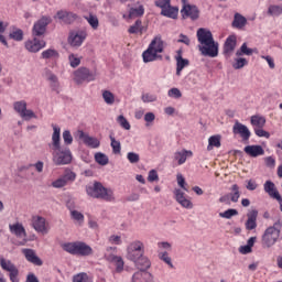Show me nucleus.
<instances>
[{"label": "nucleus", "mask_w": 282, "mask_h": 282, "mask_svg": "<svg viewBox=\"0 0 282 282\" xmlns=\"http://www.w3.org/2000/svg\"><path fill=\"white\" fill-rule=\"evenodd\" d=\"M126 259L132 261L138 270H149L151 268V260L145 256L144 242L141 240H133L127 246Z\"/></svg>", "instance_id": "1"}, {"label": "nucleus", "mask_w": 282, "mask_h": 282, "mask_svg": "<svg viewBox=\"0 0 282 282\" xmlns=\"http://www.w3.org/2000/svg\"><path fill=\"white\" fill-rule=\"evenodd\" d=\"M50 149H52V160L55 166H65V164L72 163V151L61 148V128L58 126H53Z\"/></svg>", "instance_id": "2"}, {"label": "nucleus", "mask_w": 282, "mask_h": 282, "mask_svg": "<svg viewBox=\"0 0 282 282\" xmlns=\"http://www.w3.org/2000/svg\"><path fill=\"white\" fill-rule=\"evenodd\" d=\"M196 36L199 43L197 48L202 56H208L209 58L219 56V42H215L210 30L200 28L197 30Z\"/></svg>", "instance_id": "3"}, {"label": "nucleus", "mask_w": 282, "mask_h": 282, "mask_svg": "<svg viewBox=\"0 0 282 282\" xmlns=\"http://www.w3.org/2000/svg\"><path fill=\"white\" fill-rule=\"evenodd\" d=\"M162 52H164V40H162V35H156L142 53L143 63H153V61L162 59L160 55Z\"/></svg>", "instance_id": "4"}, {"label": "nucleus", "mask_w": 282, "mask_h": 282, "mask_svg": "<svg viewBox=\"0 0 282 282\" xmlns=\"http://www.w3.org/2000/svg\"><path fill=\"white\" fill-rule=\"evenodd\" d=\"M86 193L88 197L93 199H104L105 202H113V189L102 186V183L95 182L91 185L86 186Z\"/></svg>", "instance_id": "5"}, {"label": "nucleus", "mask_w": 282, "mask_h": 282, "mask_svg": "<svg viewBox=\"0 0 282 282\" xmlns=\"http://www.w3.org/2000/svg\"><path fill=\"white\" fill-rule=\"evenodd\" d=\"M282 223L278 220L273 226L268 227L262 235V246L264 248H272L276 245L279 238L281 237Z\"/></svg>", "instance_id": "6"}, {"label": "nucleus", "mask_w": 282, "mask_h": 282, "mask_svg": "<svg viewBox=\"0 0 282 282\" xmlns=\"http://www.w3.org/2000/svg\"><path fill=\"white\" fill-rule=\"evenodd\" d=\"M63 250L78 257H91L94 254V249L83 241L66 242L63 245Z\"/></svg>", "instance_id": "7"}, {"label": "nucleus", "mask_w": 282, "mask_h": 282, "mask_svg": "<svg viewBox=\"0 0 282 282\" xmlns=\"http://www.w3.org/2000/svg\"><path fill=\"white\" fill-rule=\"evenodd\" d=\"M73 80L76 85L91 83L96 80V73L91 72L87 67H79L75 72H73Z\"/></svg>", "instance_id": "8"}, {"label": "nucleus", "mask_w": 282, "mask_h": 282, "mask_svg": "<svg viewBox=\"0 0 282 282\" xmlns=\"http://www.w3.org/2000/svg\"><path fill=\"white\" fill-rule=\"evenodd\" d=\"M76 182V173L72 170H65L64 174L51 183L53 188H65L67 184Z\"/></svg>", "instance_id": "9"}, {"label": "nucleus", "mask_w": 282, "mask_h": 282, "mask_svg": "<svg viewBox=\"0 0 282 282\" xmlns=\"http://www.w3.org/2000/svg\"><path fill=\"white\" fill-rule=\"evenodd\" d=\"M0 267L4 272L9 273V279L11 282H20L19 280V268L11 262L9 259L1 258Z\"/></svg>", "instance_id": "10"}, {"label": "nucleus", "mask_w": 282, "mask_h": 282, "mask_svg": "<svg viewBox=\"0 0 282 282\" xmlns=\"http://www.w3.org/2000/svg\"><path fill=\"white\" fill-rule=\"evenodd\" d=\"M155 7L161 8V14L163 17H167V19H177L180 9L176 7H172L171 1L169 2V1L158 0L155 1Z\"/></svg>", "instance_id": "11"}, {"label": "nucleus", "mask_w": 282, "mask_h": 282, "mask_svg": "<svg viewBox=\"0 0 282 282\" xmlns=\"http://www.w3.org/2000/svg\"><path fill=\"white\" fill-rule=\"evenodd\" d=\"M13 109L17 111V113H19L20 117L23 118V120H32V118H39L34 111L28 109V102H25V100L15 101L13 104Z\"/></svg>", "instance_id": "12"}, {"label": "nucleus", "mask_w": 282, "mask_h": 282, "mask_svg": "<svg viewBox=\"0 0 282 282\" xmlns=\"http://www.w3.org/2000/svg\"><path fill=\"white\" fill-rule=\"evenodd\" d=\"M52 23V17L50 15H43L41 19H39L34 24L32 29L33 36H43L45 32H47V26Z\"/></svg>", "instance_id": "13"}, {"label": "nucleus", "mask_w": 282, "mask_h": 282, "mask_svg": "<svg viewBox=\"0 0 282 282\" xmlns=\"http://www.w3.org/2000/svg\"><path fill=\"white\" fill-rule=\"evenodd\" d=\"M87 39V31L86 30H76L69 33L68 36V44L72 47H80L85 40Z\"/></svg>", "instance_id": "14"}, {"label": "nucleus", "mask_w": 282, "mask_h": 282, "mask_svg": "<svg viewBox=\"0 0 282 282\" xmlns=\"http://www.w3.org/2000/svg\"><path fill=\"white\" fill-rule=\"evenodd\" d=\"M32 227L36 232H41L42 235L50 232V224H47L45 217L39 215L32 217Z\"/></svg>", "instance_id": "15"}, {"label": "nucleus", "mask_w": 282, "mask_h": 282, "mask_svg": "<svg viewBox=\"0 0 282 282\" xmlns=\"http://www.w3.org/2000/svg\"><path fill=\"white\" fill-rule=\"evenodd\" d=\"M75 138L77 140H82L86 147H89L90 149H98L100 147V140L90 137L89 134L85 133L83 130H78L75 133Z\"/></svg>", "instance_id": "16"}, {"label": "nucleus", "mask_w": 282, "mask_h": 282, "mask_svg": "<svg viewBox=\"0 0 282 282\" xmlns=\"http://www.w3.org/2000/svg\"><path fill=\"white\" fill-rule=\"evenodd\" d=\"M46 46L47 42L37 37H33L32 40L26 41L24 44L25 50H28V52H31L32 54L41 52V50H44V47Z\"/></svg>", "instance_id": "17"}, {"label": "nucleus", "mask_w": 282, "mask_h": 282, "mask_svg": "<svg viewBox=\"0 0 282 282\" xmlns=\"http://www.w3.org/2000/svg\"><path fill=\"white\" fill-rule=\"evenodd\" d=\"M9 230L11 235H14L18 237V239H23V241L19 242L18 246H25V239L28 238V232L25 231V227H23V224L15 223L12 225H9Z\"/></svg>", "instance_id": "18"}, {"label": "nucleus", "mask_w": 282, "mask_h": 282, "mask_svg": "<svg viewBox=\"0 0 282 282\" xmlns=\"http://www.w3.org/2000/svg\"><path fill=\"white\" fill-rule=\"evenodd\" d=\"M232 133H235V135H240V138L242 139L243 142H248L250 140V129H248L246 127V124L237 121L234 127H232Z\"/></svg>", "instance_id": "19"}, {"label": "nucleus", "mask_w": 282, "mask_h": 282, "mask_svg": "<svg viewBox=\"0 0 282 282\" xmlns=\"http://www.w3.org/2000/svg\"><path fill=\"white\" fill-rule=\"evenodd\" d=\"M239 197H241V191L239 189V185L234 184L230 187V193L225 196H221L219 198V202L221 204H226V202L230 199V202H232L234 204H237V202H239Z\"/></svg>", "instance_id": "20"}, {"label": "nucleus", "mask_w": 282, "mask_h": 282, "mask_svg": "<svg viewBox=\"0 0 282 282\" xmlns=\"http://www.w3.org/2000/svg\"><path fill=\"white\" fill-rule=\"evenodd\" d=\"M174 195L177 204H180L183 208L191 210L193 208V202L186 197V194L182 192L180 188L174 189Z\"/></svg>", "instance_id": "21"}, {"label": "nucleus", "mask_w": 282, "mask_h": 282, "mask_svg": "<svg viewBox=\"0 0 282 282\" xmlns=\"http://www.w3.org/2000/svg\"><path fill=\"white\" fill-rule=\"evenodd\" d=\"M184 6L181 10L183 19H186L189 17L193 21L199 19V10L195 6L186 4V2H183Z\"/></svg>", "instance_id": "22"}, {"label": "nucleus", "mask_w": 282, "mask_h": 282, "mask_svg": "<svg viewBox=\"0 0 282 282\" xmlns=\"http://www.w3.org/2000/svg\"><path fill=\"white\" fill-rule=\"evenodd\" d=\"M237 47V36L235 35H229L224 44V55L227 58H230L232 56L235 48Z\"/></svg>", "instance_id": "23"}, {"label": "nucleus", "mask_w": 282, "mask_h": 282, "mask_svg": "<svg viewBox=\"0 0 282 282\" xmlns=\"http://www.w3.org/2000/svg\"><path fill=\"white\" fill-rule=\"evenodd\" d=\"M55 19H58L59 21H62V23H66L67 25L74 23V21H76V19H78V15L74 12H69V11H57Z\"/></svg>", "instance_id": "24"}, {"label": "nucleus", "mask_w": 282, "mask_h": 282, "mask_svg": "<svg viewBox=\"0 0 282 282\" xmlns=\"http://www.w3.org/2000/svg\"><path fill=\"white\" fill-rule=\"evenodd\" d=\"M22 254H24L29 263H33V265H43V260L36 256L34 249H22Z\"/></svg>", "instance_id": "25"}, {"label": "nucleus", "mask_w": 282, "mask_h": 282, "mask_svg": "<svg viewBox=\"0 0 282 282\" xmlns=\"http://www.w3.org/2000/svg\"><path fill=\"white\" fill-rule=\"evenodd\" d=\"M188 158H193V151L191 150L183 149L174 153V160L177 162L178 166L186 164Z\"/></svg>", "instance_id": "26"}, {"label": "nucleus", "mask_w": 282, "mask_h": 282, "mask_svg": "<svg viewBox=\"0 0 282 282\" xmlns=\"http://www.w3.org/2000/svg\"><path fill=\"white\" fill-rule=\"evenodd\" d=\"M263 186L264 191L268 193L270 197H273V199H276L279 204H282L281 194H279V191H276V187L274 186L272 181H267Z\"/></svg>", "instance_id": "27"}, {"label": "nucleus", "mask_w": 282, "mask_h": 282, "mask_svg": "<svg viewBox=\"0 0 282 282\" xmlns=\"http://www.w3.org/2000/svg\"><path fill=\"white\" fill-rule=\"evenodd\" d=\"M44 77L47 82H50V87L53 91H58L61 87V83L58 82V77L52 70L46 69L44 73Z\"/></svg>", "instance_id": "28"}, {"label": "nucleus", "mask_w": 282, "mask_h": 282, "mask_svg": "<svg viewBox=\"0 0 282 282\" xmlns=\"http://www.w3.org/2000/svg\"><path fill=\"white\" fill-rule=\"evenodd\" d=\"M257 217H259L257 209H252L247 214V221L245 224L247 230H254L257 228Z\"/></svg>", "instance_id": "29"}, {"label": "nucleus", "mask_w": 282, "mask_h": 282, "mask_svg": "<svg viewBox=\"0 0 282 282\" xmlns=\"http://www.w3.org/2000/svg\"><path fill=\"white\" fill-rule=\"evenodd\" d=\"M132 282H153V275L147 270H139L132 275Z\"/></svg>", "instance_id": "30"}, {"label": "nucleus", "mask_w": 282, "mask_h": 282, "mask_svg": "<svg viewBox=\"0 0 282 282\" xmlns=\"http://www.w3.org/2000/svg\"><path fill=\"white\" fill-rule=\"evenodd\" d=\"M245 153L251 158H259V155H263L265 151H263L261 145H247L245 147Z\"/></svg>", "instance_id": "31"}, {"label": "nucleus", "mask_w": 282, "mask_h": 282, "mask_svg": "<svg viewBox=\"0 0 282 282\" xmlns=\"http://www.w3.org/2000/svg\"><path fill=\"white\" fill-rule=\"evenodd\" d=\"M143 15H144V6L138 3V4H134L132 8H130L128 18L138 19V17H143Z\"/></svg>", "instance_id": "32"}, {"label": "nucleus", "mask_w": 282, "mask_h": 282, "mask_svg": "<svg viewBox=\"0 0 282 282\" xmlns=\"http://www.w3.org/2000/svg\"><path fill=\"white\" fill-rule=\"evenodd\" d=\"M61 55L56 48H47L41 53V58L43 61H56Z\"/></svg>", "instance_id": "33"}, {"label": "nucleus", "mask_w": 282, "mask_h": 282, "mask_svg": "<svg viewBox=\"0 0 282 282\" xmlns=\"http://www.w3.org/2000/svg\"><path fill=\"white\" fill-rule=\"evenodd\" d=\"M188 59L182 57V55L176 56V76H182V70L184 67H188Z\"/></svg>", "instance_id": "34"}, {"label": "nucleus", "mask_w": 282, "mask_h": 282, "mask_svg": "<svg viewBox=\"0 0 282 282\" xmlns=\"http://www.w3.org/2000/svg\"><path fill=\"white\" fill-rule=\"evenodd\" d=\"M247 23L248 19H246V17L241 15L240 13L235 14L232 22L234 28L241 30L242 28H246Z\"/></svg>", "instance_id": "35"}, {"label": "nucleus", "mask_w": 282, "mask_h": 282, "mask_svg": "<svg viewBox=\"0 0 282 282\" xmlns=\"http://www.w3.org/2000/svg\"><path fill=\"white\" fill-rule=\"evenodd\" d=\"M145 31L142 20H137L128 30L129 34H144Z\"/></svg>", "instance_id": "36"}, {"label": "nucleus", "mask_w": 282, "mask_h": 282, "mask_svg": "<svg viewBox=\"0 0 282 282\" xmlns=\"http://www.w3.org/2000/svg\"><path fill=\"white\" fill-rule=\"evenodd\" d=\"M221 147V137L220 135H212L208 139L207 151H213V149H219Z\"/></svg>", "instance_id": "37"}, {"label": "nucleus", "mask_w": 282, "mask_h": 282, "mask_svg": "<svg viewBox=\"0 0 282 282\" xmlns=\"http://www.w3.org/2000/svg\"><path fill=\"white\" fill-rule=\"evenodd\" d=\"M109 138H110V147L112 149V153L115 155H120L122 151V144L120 143V141L116 140V137H113V134H110Z\"/></svg>", "instance_id": "38"}, {"label": "nucleus", "mask_w": 282, "mask_h": 282, "mask_svg": "<svg viewBox=\"0 0 282 282\" xmlns=\"http://www.w3.org/2000/svg\"><path fill=\"white\" fill-rule=\"evenodd\" d=\"M116 247H108L104 253L105 260L108 261L109 263H112L116 260V258L119 257L116 254Z\"/></svg>", "instance_id": "39"}, {"label": "nucleus", "mask_w": 282, "mask_h": 282, "mask_svg": "<svg viewBox=\"0 0 282 282\" xmlns=\"http://www.w3.org/2000/svg\"><path fill=\"white\" fill-rule=\"evenodd\" d=\"M84 19L87 21L90 28H93V30H98L100 21L98 20L97 15L89 13V15H85Z\"/></svg>", "instance_id": "40"}, {"label": "nucleus", "mask_w": 282, "mask_h": 282, "mask_svg": "<svg viewBox=\"0 0 282 282\" xmlns=\"http://www.w3.org/2000/svg\"><path fill=\"white\" fill-rule=\"evenodd\" d=\"M252 54H254V50L248 47L247 43H243L236 52V56H252Z\"/></svg>", "instance_id": "41"}, {"label": "nucleus", "mask_w": 282, "mask_h": 282, "mask_svg": "<svg viewBox=\"0 0 282 282\" xmlns=\"http://www.w3.org/2000/svg\"><path fill=\"white\" fill-rule=\"evenodd\" d=\"M251 124L252 127H257V129H263V127H265V118L261 116H252Z\"/></svg>", "instance_id": "42"}, {"label": "nucleus", "mask_w": 282, "mask_h": 282, "mask_svg": "<svg viewBox=\"0 0 282 282\" xmlns=\"http://www.w3.org/2000/svg\"><path fill=\"white\" fill-rule=\"evenodd\" d=\"M95 161L97 164H100V166H107V164H109V156L102 152H97L95 154Z\"/></svg>", "instance_id": "43"}, {"label": "nucleus", "mask_w": 282, "mask_h": 282, "mask_svg": "<svg viewBox=\"0 0 282 282\" xmlns=\"http://www.w3.org/2000/svg\"><path fill=\"white\" fill-rule=\"evenodd\" d=\"M68 209L70 212V217L72 219H74L75 221H78L79 224H83L85 221V215H83V213L73 209L72 206L68 205Z\"/></svg>", "instance_id": "44"}, {"label": "nucleus", "mask_w": 282, "mask_h": 282, "mask_svg": "<svg viewBox=\"0 0 282 282\" xmlns=\"http://www.w3.org/2000/svg\"><path fill=\"white\" fill-rule=\"evenodd\" d=\"M268 14L269 17H281L282 14V7L279 4H271L268 8Z\"/></svg>", "instance_id": "45"}, {"label": "nucleus", "mask_w": 282, "mask_h": 282, "mask_svg": "<svg viewBox=\"0 0 282 282\" xmlns=\"http://www.w3.org/2000/svg\"><path fill=\"white\" fill-rule=\"evenodd\" d=\"M237 215H239V212L232 208L219 213V217H221V219H232V217H237Z\"/></svg>", "instance_id": "46"}, {"label": "nucleus", "mask_w": 282, "mask_h": 282, "mask_svg": "<svg viewBox=\"0 0 282 282\" xmlns=\"http://www.w3.org/2000/svg\"><path fill=\"white\" fill-rule=\"evenodd\" d=\"M102 98L106 105H113L116 102V96L109 90H104Z\"/></svg>", "instance_id": "47"}, {"label": "nucleus", "mask_w": 282, "mask_h": 282, "mask_svg": "<svg viewBox=\"0 0 282 282\" xmlns=\"http://www.w3.org/2000/svg\"><path fill=\"white\" fill-rule=\"evenodd\" d=\"M116 267V272L118 274H120V272H123L124 270V260L122 259V257H117L115 258L113 262H112Z\"/></svg>", "instance_id": "48"}, {"label": "nucleus", "mask_w": 282, "mask_h": 282, "mask_svg": "<svg viewBox=\"0 0 282 282\" xmlns=\"http://www.w3.org/2000/svg\"><path fill=\"white\" fill-rule=\"evenodd\" d=\"M159 258L161 259V261L166 263V265H169V268H171L172 270H173V268H175V265H173V260L169 256V252L164 251V252L159 253Z\"/></svg>", "instance_id": "49"}, {"label": "nucleus", "mask_w": 282, "mask_h": 282, "mask_svg": "<svg viewBox=\"0 0 282 282\" xmlns=\"http://www.w3.org/2000/svg\"><path fill=\"white\" fill-rule=\"evenodd\" d=\"M31 166H34L37 173H43V167H44L43 161H37L36 163L30 164V165H24L20 167V171H28Z\"/></svg>", "instance_id": "50"}, {"label": "nucleus", "mask_w": 282, "mask_h": 282, "mask_svg": "<svg viewBox=\"0 0 282 282\" xmlns=\"http://www.w3.org/2000/svg\"><path fill=\"white\" fill-rule=\"evenodd\" d=\"M248 65V59L243 57L235 58V63L232 64L234 69H243Z\"/></svg>", "instance_id": "51"}, {"label": "nucleus", "mask_w": 282, "mask_h": 282, "mask_svg": "<svg viewBox=\"0 0 282 282\" xmlns=\"http://www.w3.org/2000/svg\"><path fill=\"white\" fill-rule=\"evenodd\" d=\"M68 62H69L70 67L76 68V67H78V65H80V56L72 53L68 55Z\"/></svg>", "instance_id": "52"}, {"label": "nucleus", "mask_w": 282, "mask_h": 282, "mask_svg": "<svg viewBox=\"0 0 282 282\" xmlns=\"http://www.w3.org/2000/svg\"><path fill=\"white\" fill-rule=\"evenodd\" d=\"M141 100H142V102H145V104L147 102H156L158 95L145 93V94H142Z\"/></svg>", "instance_id": "53"}, {"label": "nucleus", "mask_w": 282, "mask_h": 282, "mask_svg": "<svg viewBox=\"0 0 282 282\" xmlns=\"http://www.w3.org/2000/svg\"><path fill=\"white\" fill-rule=\"evenodd\" d=\"M117 122L120 124V127H122V129H126V131H129V129H131V124L129 123L127 118H124V116H122V115H120L117 118Z\"/></svg>", "instance_id": "54"}, {"label": "nucleus", "mask_w": 282, "mask_h": 282, "mask_svg": "<svg viewBox=\"0 0 282 282\" xmlns=\"http://www.w3.org/2000/svg\"><path fill=\"white\" fill-rule=\"evenodd\" d=\"M127 160L130 162V164H138V162H140V154L135 152H128Z\"/></svg>", "instance_id": "55"}, {"label": "nucleus", "mask_w": 282, "mask_h": 282, "mask_svg": "<svg viewBox=\"0 0 282 282\" xmlns=\"http://www.w3.org/2000/svg\"><path fill=\"white\" fill-rule=\"evenodd\" d=\"M109 243H111V246H122V237L118 236V235H111L108 238Z\"/></svg>", "instance_id": "56"}, {"label": "nucleus", "mask_w": 282, "mask_h": 282, "mask_svg": "<svg viewBox=\"0 0 282 282\" xmlns=\"http://www.w3.org/2000/svg\"><path fill=\"white\" fill-rule=\"evenodd\" d=\"M89 275L87 273H78L73 276V282H89Z\"/></svg>", "instance_id": "57"}, {"label": "nucleus", "mask_w": 282, "mask_h": 282, "mask_svg": "<svg viewBox=\"0 0 282 282\" xmlns=\"http://www.w3.org/2000/svg\"><path fill=\"white\" fill-rule=\"evenodd\" d=\"M10 39H13V41H23V31L21 29H18L10 33Z\"/></svg>", "instance_id": "58"}, {"label": "nucleus", "mask_w": 282, "mask_h": 282, "mask_svg": "<svg viewBox=\"0 0 282 282\" xmlns=\"http://www.w3.org/2000/svg\"><path fill=\"white\" fill-rule=\"evenodd\" d=\"M167 96H169V98L178 99V98L182 97V91H181L178 88H171V89L167 91Z\"/></svg>", "instance_id": "59"}, {"label": "nucleus", "mask_w": 282, "mask_h": 282, "mask_svg": "<svg viewBox=\"0 0 282 282\" xmlns=\"http://www.w3.org/2000/svg\"><path fill=\"white\" fill-rule=\"evenodd\" d=\"M246 188L247 191H257L259 188V184H257V181L250 178L246 181Z\"/></svg>", "instance_id": "60"}, {"label": "nucleus", "mask_w": 282, "mask_h": 282, "mask_svg": "<svg viewBox=\"0 0 282 282\" xmlns=\"http://www.w3.org/2000/svg\"><path fill=\"white\" fill-rule=\"evenodd\" d=\"M63 140H64V143H66L67 145L74 142V137H72V132H69V130H65L63 132Z\"/></svg>", "instance_id": "61"}, {"label": "nucleus", "mask_w": 282, "mask_h": 282, "mask_svg": "<svg viewBox=\"0 0 282 282\" xmlns=\"http://www.w3.org/2000/svg\"><path fill=\"white\" fill-rule=\"evenodd\" d=\"M176 180H177L178 186L183 188V191L188 192V188H186V180L184 178V176L182 174H177Z\"/></svg>", "instance_id": "62"}, {"label": "nucleus", "mask_w": 282, "mask_h": 282, "mask_svg": "<svg viewBox=\"0 0 282 282\" xmlns=\"http://www.w3.org/2000/svg\"><path fill=\"white\" fill-rule=\"evenodd\" d=\"M254 133L258 138H270V132L262 130V128H254Z\"/></svg>", "instance_id": "63"}, {"label": "nucleus", "mask_w": 282, "mask_h": 282, "mask_svg": "<svg viewBox=\"0 0 282 282\" xmlns=\"http://www.w3.org/2000/svg\"><path fill=\"white\" fill-rule=\"evenodd\" d=\"M158 180H160L158 171L151 170L148 174V182H158Z\"/></svg>", "instance_id": "64"}]
</instances>
